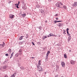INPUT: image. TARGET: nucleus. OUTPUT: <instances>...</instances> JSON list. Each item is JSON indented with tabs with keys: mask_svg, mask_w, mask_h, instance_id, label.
<instances>
[{
	"mask_svg": "<svg viewBox=\"0 0 77 77\" xmlns=\"http://www.w3.org/2000/svg\"><path fill=\"white\" fill-rule=\"evenodd\" d=\"M56 19L57 20H58L59 19H58V17H57L56 18Z\"/></svg>",
	"mask_w": 77,
	"mask_h": 77,
	"instance_id": "obj_43",
	"label": "nucleus"
},
{
	"mask_svg": "<svg viewBox=\"0 0 77 77\" xmlns=\"http://www.w3.org/2000/svg\"><path fill=\"white\" fill-rule=\"evenodd\" d=\"M64 57H65L66 59L67 58V56H66V54H64Z\"/></svg>",
	"mask_w": 77,
	"mask_h": 77,
	"instance_id": "obj_16",
	"label": "nucleus"
},
{
	"mask_svg": "<svg viewBox=\"0 0 77 77\" xmlns=\"http://www.w3.org/2000/svg\"><path fill=\"white\" fill-rule=\"evenodd\" d=\"M63 34H64V35H65V34H66V33H65V32H64L63 33Z\"/></svg>",
	"mask_w": 77,
	"mask_h": 77,
	"instance_id": "obj_44",
	"label": "nucleus"
},
{
	"mask_svg": "<svg viewBox=\"0 0 77 77\" xmlns=\"http://www.w3.org/2000/svg\"><path fill=\"white\" fill-rule=\"evenodd\" d=\"M41 60H39L38 61V65H41Z\"/></svg>",
	"mask_w": 77,
	"mask_h": 77,
	"instance_id": "obj_27",
	"label": "nucleus"
},
{
	"mask_svg": "<svg viewBox=\"0 0 77 77\" xmlns=\"http://www.w3.org/2000/svg\"><path fill=\"white\" fill-rule=\"evenodd\" d=\"M48 56L46 55V58H45V61L47 62L48 60Z\"/></svg>",
	"mask_w": 77,
	"mask_h": 77,
	"instance_id": "obj_12",
	"label": "nucleus"
},
{
	"mask_svg": "<svg viewBox=\"0 0 77 77\" xmlns=\"http://www.w3.org/2000/svg\"><path fill=\"white\" fill-rule=\"evenodd\" d=\"M45 38H47V36H44L43 37L42 39L43 40H44Z\"/></svg>",
	"mask_w": 77,
	"mask_h": 77,
	"instance_id": "obj_15",
	"label": "nucleus"
},
{
	"mask_svg": "<svg viewBox=\"0 0 77 77\" xmlns=\"http://www.w3.org/2000/svg\"><path fill=\"white\" fill-rule=\"evenodd\" d=\"M3 68L4 69H6V66H4L3 67Z\"/></svg>",
	"mask_w": 77,
	"mask_h": 77,
	"instance_id": "obj_36",
	"label": "nucleus"
},
{
	"mask_svg": "<svg viewBox=\"0 0 77 77\" xmlns=\"http://www.w3.org/2000/svg\"><path fill=\"white\" fill-rule=\"evenodd\" d=\"M32 59H34V57H32Z\"/></svg>",
	"mask_w": 77,
	"mask_h": 77,
	"instance_id": "obj_52",
	"label": "nucleus"
},
{
	"mask_svg": "<svg viewBox=\"0 0 77 77\" xmlns=\"http://www.w3.org/2000/svg\"><path fill=\"white\" fill-rule=\"evenodd\" d=\"M14 52H13V53L11 54V57H13V56H14Z\"/></svg>",
	"mask_w": 77,
	"mask_h": 77,
	"instance_id": "obj_23",
	"label": "nucleus"
},
{
	"mask_svg": "<svg viewBox=\"0 0 77 77\" xmlns=\"http://www.w3.org/2000/svg\"><path fill=\"white\" fill-rule=\"evenodd\" d=\"M0 45L2 46V47L3 48L5 45V43L4 42H3L2 44Z\"/></svg>",
	"mask_w": 77,
	"mask_h": 77,
	"instance_id": "obj_9",
	"label": "nucleus"
},
{
	"mask_svg": "<svg viewBox=\"0 0 77 77\" xmlns=\"http://www.w3.org/2000/svg\"><path fill=\"white\" fill-rule=\"evenodd\" d=\"M55 77H59V75H56L55 76Z\"/></svg>",
	"mask_w": 77,
	"mask_h": 77,
	"instance_id": "obj_39",
	"label": "nucleus"
},
{
	"mask_svg": "<svg viewBox=\"0 0 77 77\" xmlns=\"http://www.w3.org/2000/svg\"><path fill=\"white\" fill-rule=\"evenodd\" d=\"M75 61L73 60H71L70 61V63L72 65H74L75 64Z\"/></svg>",
	"mask_w": 77,
	"mask_h": 77,
	"instance_id": "obj_3",
	"label": "nucleus"
},
{
	"mask_svg": "<svg viewBox=\"0 0 77 77\" xmlns=\"http://www.w3.org/2000/svg\"><path fill=\"white\" fill-rule=\"evenodd\" d=\"M60 5H62V6H63V4H62V2H60Z\"/></svg>",
	"mask_w": 77,
	"mask_h": 77,
	"instance_id": "obj_33",
	"label": "nucleus"
},
{
	"mask_svg": "<svg viewBox=\"0 0 77 77\" xmlns=\"http://www.w3.org/2000/svg\"><path fill=\"white\" fill-rule=\"evenodd\" d=\"M68 34H69L68 35H70V34H69V33Z\"/></svg>",
	"mask_w": 77,
	"mask_h": 77,
	"instance_id": "obj_55",
	"label": "nucleus"
},
{
	"mask_svg": "<svg viewBox=\"0 0 77 77\" xmlns=\"http://www.w3.org/2000/svg\"><path fill=\"white\" fill-rule=\"evenodd\" d=\"M8 53L10 54L11 53V52H12V50L11 49H9L8 50Z\"/></svg>",
	"mask_w": 77,
	"mask_h": 77,
	"instance_id": "obj_11",
	"label": "nucleus"
},
{
	"mask_svg": "<svg viewBox=\"0 0 77 77\" xmlns=\"http://www.w3.org/2000/svg\"><path fill=\"white\" fill-rule=\"evenodd\" d=\"M59 4V2H57L55 5L56 7H57V8H60V5Z\"/></svg>",
	"mask_w": 77,
	"mask_h": 77,
	"instance_id": "obj_5",
	"label": "nucleus"
},
{
	"mask_svg": "<svg viewBox=\"0 0 77 77\" xmlns=\"http://www.w3.org/2000/svg\"><path fill=\"white\" fill-rule=\"evenodd\" d=\"M46 74V72H45V75Z\"/></svg>",
	"mask_w": 77,
	"mask_h": 77,
	"instance_id": "obj_53",
	"label": "nucleus"
},
{
	"mask_svg": "<svg viewBox=\"0 0 77 77\" xmlns=\"http://www.w3.org/2000/svg\"><path fill=\"white\" fill-rule=\"evenodd\" d=\"M40 12H41V13H42V14H43V13H44V11H40Z\"/></svg>",
	"mask_w": 77,
	"mask_h": 77,
	"instance_id": "obj_38",
	"label": "nucleus"
},
{
	"mask_svg": "<svg viewBox=\"0 0 77 77\" xmlns=\"http://www.w3.org/2000/svg\"><path fill=\"white\" fill-rule=\"evenodd\" d=\"M25 41H23L21 42H20L21 44H24V42Z\"/></svg>",
	"mask_w": 77,
	"mask_h": 77,
	"instance_id": "obj_28",
	"label": "nucleus"
},
{
	"mask_svg": "<svg viewBox=\"0 0 77 77\" xmlns=\"http://www.w3.org/2000/svg\"><path fill=\"white\" fill-rule=\"evenodd\" d=\"M5 56H9V55L8 54H5Z\"/></svg>",
	"mask_w": 77,
	"mask_h": 77,
	"instance_id": "obj_35",
	"label": "nucleus"
},
{
	"mask_svg": "<svg viewBox=\"0 0 77 77\" xmlns=\"http://www.w3.org/2000/svg\"><path fill=\"white\" fill-rule=\"evenodd\" d=\"M17 8H19V7H18V4H17Z\"/></svg>",
	"mask_w": 77,
	"mask_h": 77,
	"instance_id": "obj_34",
	"label": "nucleus"
},
{
	"mask_svg": "<svg viewBox=\"0 0 77 77\" xmlns=\"http://www.w3.org/2000/svg\"><path fill=\"white\" fill-rule=\"evenodd\" d=\"M57 21V23H59V22H62V21H57V20H56Z\"/></svg>",
	"mask_w": 77,
	"mask_h": 77,
	"instance_id": "obj_32",
	"label": "nucleus"
},
{
	"mask_svg": "<svg viewBox=\"0 0 77 77\" xmlns=\"http://www.w3.org/2000/svg\"><path fill=\"white\" fill-rule=\"evenodd\" d=\"M61 65H62V67L64 68L65 66V63L64 62H63L61 63Z\"/></svg>",
	"mask_w": 77,
	"mask_h": 77,
	"instance_id": "obj_2",
	"label": "nucleus"
},
{
	"mask_svg": "<svg viewBox=\"0 0 77 77\" xmlns=\"http://www.w3.org/2000/svg\"><path fill=\"white\" fill-rule=\"evenodd\" d=\"M11 77H15V76L14 75H12Z\"/></svg>",
	"mask_w": 77,
	"mask_h": 77,
	"instance_id": "obj_29",
	"label": "nucleus"
},
{
	"mask_svg": "<svg viewBox=\"0 0 77 77\" xmlns=\"http://www.w3.org/2000/svg\"><path fill=\"white\" fill-rule=\"evenodd\" d=\"M37 67L38 68H41V66H39V65H38L37 66Z\"/></svg>",
	"mask_w": 77,
	"mask_h": 77,
	"instance_id": "obj_24",
	"label": "nucleus"
},
{
	"mask_svg": "<svg viewBox=\"0 0 77 77\" xmlns=\"http://www.w3.org/2000/svg\"><path fill=\"white\" fill-rule=\"evenodd\" d=\"M15 17L14 15L10 14L9 17V18H14V17Z\"/></svg>",
	"mask_w": 77,
	"mask_h": 77,
	"instance_id": "obj_1",
	"label": "nucleus"
},
{
	"mask_svg": "<svg viewBox=\"0 0 77 77\" xmlns=\"http://www.w3.org/2000/svg\"><path fill=\"white\" fill-rule=\"evenodd\" d=\"M45 23H47V20H46V21H45Z\"/></svg>",
	"mask_w": 77,
	"mask_h": 77,
	"instance_id": "obj_47",
	"label": "nucleus"
},
{
	"mask_svg": "<svg viewBox=\"0 0 77 77\" xmlns=\"http://www.w3.org/2000/svg\"><path fill=\"white\" fill-rule=\"evenodd\" d=\"M50 35H48V37H50L51 36H56V35H55L53 33H51L49 34Z\"/></svg>",
	"mask_w": 77,
	"mask_h": 77,
	"instance_id": "obj_6",
	"label": "nucleus"
},
{
	"mask_svg": "<svg viewBox=\"0 0 77 77\" xmlns=\"http://www.w3.org/2000/svg\"><path fill=\"white\" fill-rule=\"evenodd\" d=\"M58 16L59 15L58 14H56L55 15V17H57V16Z\"/></svg>",
	"mask_w": 77,
	"mask_h": 77,
	"instance_id": "obj_40",
	"label": "nucleus"
},
{
	"mask_svg": "<svg viewBox=\"0 0 77 77\" xmlns=\"http://www.w3.org/2000/svg\"><path fill=\"white\" fill-rule=\"evenodd\" d=\"M54 24H56V23H57L56 20L54 21Z\"/></svg>",
	"mask_w": 77,
	"mask_h": 77,
	"instance_id": "obj_37",
	"label": "nucleus"
},
{
	"mask_svg": "<svg viewBox=\"0 0 77 77\" xmlns=\"http://www.w3.org/2000/svg\"><path fill=\"white\" fill-rule=\"evenodd\" d=\"M5 77H8V76L7 75H5Z\"/></svg>",
	"mask_w": 77,
	"mask_h": 77,
	"instance_id": "obj_46",
	"label": "nucleus"
},
{
	"mask_svg": "<svg viewBox=\"0 0 77 77\" xmlns=\"http://www.w3.org/2000/svg\"><path fill=\"white\" fill-rule=\"evenodd\" d=\"M71 35H69L68 37V42H69V41L71 40Z\"/></svg>",
	"mask_w": 77,
	"mask_h": 77,
	"instance_id": "obj_10",
	"label": "nucleus"
},
{
	"mask_svg": "<svg viewBox=\"0 0 77 77\" xmlns=\"http://www.w3.org/2000/svg\"><path fill=\"white\" fill-rule=\"evenodd\" d=\"M71 50H69V52H71Z\"/></svg>",
	"mask_w": 77,
	"mask_h": 77,
	"instance_id": "obj_50",
	"label": "nucleus"
},
{
	"mask_svg": "<svg viewBox=\"0 0 77 77\" xmlns=\"http://www.w3.org/2000/svg\"><path fill=\"white\" fill-rule=\"evenodd\" d=\"M63 8L64 9H66V6L63 5Z\"/></svg>",
	"mask_w": 77,
	"mask_h": 77,
	"instance_id": "obj_21",
	"label": "nucleus"
},
{
	"mask_svg": "<svg viewBox=\"0 0 77 77\" xmlns=\"http://www.w3.org/2000/svg\"><path fill=\"white\" fill-rule=\"evenodd\" d=\"M73 6H74L75 7H76L77 6V2H75L72 5Z\"/></svg>",
	"mask_w": 77,
	"mask_h": 77,
	"instance_id": "obj_7",
	"label": "nucleus"
},
{
	"mask_svg": "<svg viewBox=\"0 0 77 77\" xmlns=\"http://www.w3.org/2000/svg\"><path fill=\"white\" fill-rule=\"evenodd\" d=\"M58 26H59V27H60V26H61V23H59Z\"/></svg>",
	"mask_w": 77,
	"mask_h": 77,
	"instance_id": "obj_31",
	"label": "nucleus"
},
{
	"mask_svg": "<svg viewBox=\"0 0 77 77\" xmlns=\"http://www.w3.org/2000/svg\"><path fill=\"white\" fill-rule=\"evenodd\" d=\"M23 54V52H19V55H20V56H21V54Z\"/></svg>",
	"mask_w": 77,
	"mask_h": 77,
	"instance_id": "obj_26",
	"label": "nucleus"
},
{
	"mask_svg": "<svg viewBox=\"0 0 77 77\" xmlns=\"http://www.w3.org/2000/svg\"><path fill=\"white\" fill-rule=\"evenodd\" d=\"M60 77H65L63 76H60Z\"/></svg>",
	"mask_w": 77,
	"mask_h": 77,
	"instance_id": "obj_49",
	"label": "nucleus"
},
{
	"mask_svg": "<svg viewBox=\"0 0 77 77\" xmlns=\"http://www.w3.org/2000/svg\"><path fill=\"white\" fill-rule=\"evenodd\" d=\"M18 5H20V2H18Z\"/></svg>",
	"mask_w": 77,
	"mask_h": 77,
	"instance_id": "obj_48",
	"label": "nucleus"
},
{
	"mask_svg": "<svg viewBox=\"0 0 77 77\" xmlns=\"http://www.w3.org/2000/svg\"><path fill=\"white\" fill-rule=\"evenodd\" d=\"M23 51V50L22 49H20L19 51H18L19 53H21Z\"/></svg>",
	"mask_w": 77,
	"mask_h": 77,
	"instance_id": "obj_20",
	"label": "nucleus"
},
{
	"mask_svg": "<svg viewBox=\"0 0 77 77\" xmlns=\"http://www.w3.org/2000/svg\"><path fill=\"white\" fill-rule=\"evenodd\" d=\"M11 58H12V57H11H11H10V59H11Z\"/></svg>",
	"mask_w": 77,
	"mask_h": 77,
	"instance_id": "obj_51",
	"label": "nucleus"
},
{
	"mask_svg": "<svg viewBox=\"0 0 77 77\" xmlns=\"http://www.w3.org/2000/svg\"><path fill=\"white\" fill-rule=\"evenodd\" d=\"M11 3V1H9L8 3Z\"/></svg>",
	"mask_w": 77,
	"mask_h": 77,
	"instance_id": "obj_41",
	"label": "nucleus"
},
{
	"mask_svg": "<svg viewBox=\"0 0 77 77\" xmlns=\"http://www.w3.org/2000/svg\"><path fill=\"white\" fill-rule=\"evenodd\" d=\"M22 8L23 9H24V10H25V9H27V7L25 5H23L22 7Z\"/></svg>",
	"mask_w": 77,
	"mask_h": 77,
	"instance_id": "obj_8",
	"label": "nucleus"
},
{
	"mask_svg": "<svg viewBox=\"0 0 77 77\" xmlns=\"http://www.w3.org/2000/svg\"><path fill=\"white\" fill-rule=\"evenodd\" d=\"M13 75H14L15 76V75H16V73H14V74H13Z\"/></svg>",
	"mask_w": 77,
	"mask_h": 77,
	"instance_id": "obj_45",
	"label": "nucleus"
},
{
	"mask_svg": "<svg viewBox=\"0 0 77 77\" xmlns=\"http://www.w3.org/2000/svg\"><path fill=\"white\" fill-rule=\"evenodd\" d=\"M36 8H39V6H36Z\"/></svg>",
	"mask_w": 77,
	"mask_h": 77,
	"instance_id": "obj_42",
	"label": "nucleus"
},
{
	"mask_svg": "<svg viewBox=\"0 0 77 77\" xmlns=\"http://www.w3.org/2000/svg\"><path fill=\"white\" fill-rule=\"evenodd\" d=\"M19 54L18 53H17V54H15V56H16V57H18V56H19Z\"/></svg>",
	"mask_w": 77,
	"mask_h": 77,
	"instance_id": "obj_17",
	"label": "nucleus"
},
{
	"mask_svg": "<svg viewBox=\"0 0 77 77\" xmlns=\"http://www.w3.org/2000/svg\"><path fill=\"white\" fill-rule=\"evenodd\" d=\"M20 68L22 69H24V67H20Z\"/></svg>",
	"mask_w": 77,
	"mask_h": 77,
	"instance_id": "obj_25",
	"label": "nucleus"
},
{
	"mask_svg": "<svg viewBox=\"0 0 77 77\" xmlns=\"http://www.w3.org/2000/svg\"><path fill=\"white\" fill-rule=\"evenodd\" d=\"M22 16L23 17H26V14L24 13L22 14Z\"/></svg>",
	"mask_w": 77,
	"mask_h": 77,
	"instance_id": "obj_18",
	"label": "nucleus"
},
{
	"mask_svg": "<svg viewBox=\"0 0 77 77\" xmlns=\"http://www.w3.org/2000/svg\"><path fill=\"white\" fill-rule=\"evenodd\" d=\"M63 31H64V32H65V30H63Z\"/></svg>",
	"mask_w": 77,
	"mask_h": 77,
	"instance_id": "obj_54",
	"label": "nucleus"
},
{
	"mask_svg": "<svg viewBox=\"0 0 77 77\" xmlns=\"http://www.w3.org/2000/svg\"><path fill=\"white\" fill-rule=\"evenodd\" d=\"M68 30H69V29L68 28H67L66 29V31H67V34H69V32H68Z\"/></svg>",
	"mask_w": 77,
	"mask_h": 77,
	"instance_id": "obj_19",
	"label": "nucleus"
},
{
	"mask_svg": "<svg viewBox=\"0 0 77 77\" xmlns=\"http://www.w3.org/2000/svg\"><path fill=\"white\" fill-rule=\"evenodd\" d=\"M24 36H21L19 38V40H22L23 39Z\"/></svg>",
	"mask_w": 77,
	"mask_h": 77,
	"instance_id": "obj_14",
	"label": "nucleus"
},
{
	"mask_svg": "<svg viewBox=\"0 0 77 77\" xmlns=\"http://www.w3.org/2000/svg\"><path fill=\"white\" fill-rule=\"evenodd\" d=\"M32 45H35V43H34V42H32Z\"/></svg>",
	"mask_w": 77,
	"mask_h": 77,
	"instance_id": "obj_30",
	"label": "nucleus"
},
{
	"mask_svg": "<svg viewBox=\"0 0 77 77\" xmlns=\"http://www.w3.org/2000/svg\"><path fill=\"white\" fill-rule=\"evenodd\" d=\"M50 53V51H48L47 52V54H46V56H48L49 55V54Z\"/></svg>",
	"mask_w": 77,
	"mask_h": 77,
	"instance_id": "obj_13",
	"label": "nucleus"
},
{
	"mask_svg": "<svg viewBox=\"0 0 77 77\" xmlns=\"http://www.w3.org/2000/svg\"><path fill=\"white\" fill-rule=\"evenodd\" d=\"M38 71H39V72H42V71H43V70H42V67H40V68H38Z\"/></svg>",
	"mask_w": 77,
	"mask_h": 77,
	"instance_id": "obj_4",
	"label": "nucleus"
},
{
	"mask_svg": "<svg viewBox=\"0 0 77 77\" xmlns=\"http://www.w3.org/2000/svg\"><path fill=\"white\" fill-rule=\"evenodd\" d=\"M28 37H29V35H28V34H26V36L25 37L26 38H28Z\"/></svg>",
	"mask_w": 77,
	"mask_h": 77,
	"instance_id": "obj_22",
	"label": "nucleus"
}]
</instances>
